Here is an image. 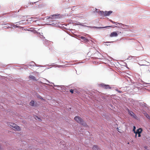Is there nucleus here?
Returning <instances> with one entry per match:
<instances>
[{
  "label": "nucleus",
  "mask_w": 150,
  "mask_h": 150,
  "mask_svg": "<svg viewBox=\"0 0 150 150\" xmlns=\"http://www.w3.org/2000/svg\"><path fill=\"white\" fill-rule=\"evenodd\" d=\"M100 10H95L94 11V13H97L99 15L102 16H109L112 12V11H100Z\"/></svg>",
  "instance_id": "obj_1"
},
{
  "label": "nucleus",
  "mask_w": 150,
  "mask_h": 150,
  "mask_svg": "<svg viewBox=\"0 0 150 150\" xmlns=\"http://www.w3.org/2000/svg\"><path fill=\"white\" fill-rule=\"evenodd\" d=\"M74 119L75 120H76L78 123L81 124L84 126H86V123L80 117L78 116H76L74 117Z\"/></svg>",
  "instance_id": "obj_2"
},
{
  "label": "nucleus",
  "mask_w": 150,
  "mask_h": 150,
  "mask_svg": "<svg viewBox=\"0 0 150 150\" xmlns=\"http://www.w3.org/2000/svg\"><path fill=\"white\" fill-rule=\"evenodd\" d=\"M59 14H54L53 15H52L51 16H50L47 18V19L48 20H49L51 21H52V20H53L55 19H57L59 18ZM53 21V20H52Z\"/></svg>",
  "instance_id": "obj_3"
},
{
  "label": "nucleus",
  "mask_w": 150,
  "mask_h": 150,
  "mask_svg": "<svg viewBox=\"0 0 150 150\" xmlns=\"http://www.w3.org/2000/svg\"><path fill=\"white\" fill-rule=\"evenodd\" d=\"M9 125L10 126L12 127L13 128H14L17 131H19L21 130L20 127L16 124L13 123H10L9 124Z\"/></svg>",
  "instance_id": "obj_4"
},
{
  "label": "nucleus",
  "mask_w": 150,
  "mask_h": 150,
  "mask_svg": "<svg viewBox=\"0 0 150 150\" xmlns=\"http://www.w3.org/2000/svg\"><path fill=\"white\" fill-rule=\"evenodd\" d=\"M142 129L141 128H139L137 129L136 131H134V133L135 134V137H137V134H138V137H141L140 134L142 131Z\"/></svg>",
  "instance_id": "obj_5"
},
{
  "label": "nucleus",
  "mask_w": 150,
  "mask_h": 150,
  "mask_svg": "<svg viewBox=\"0 0 150 150\" xmlns=\"http://www.w3.org/2000/svg\"><path fill=\"white\" fill-rule=\"evenodd\" d=\"M127 111L128 112L129 114L134 119H136L137 116L132 112L130 111L129 110L127 109Z\"/></svg>",
  "instance_id": "obj_6"
},
{
  "label": "nucleus",
  "mask_w": 150,
  "mask_h": 150,
  "mask_svg": "<svg viewBox=\"0 0 150 150\" xmlns=\"http://www.w3.org/2000/svg\"><path fill=\"white\" fill-rule=\"evenodd\" d=\"M101 86L104 88L105 89H110L111 88L108 85H105L104 84L102 83L101 84Z\"/></svg>",
  "instance_id": "obj_7"
},
{
  "label": "nucleus",
  "mask_w": 150,
  "mask_h": 150,
  "mask_svg": "<svg viewBox=\"0 0 150 150\" xmlns=\"http://www.w3.org/2000/svg\"><path fill=\"white\" fill-rule=\"evenodd\" d=\"M111 26H105V27H96V26H93V27H92L91 26H87V27H89V28H96L97 29H101V28H107L108 27H110Z\"/></svg>",
  "instance_id": "obj_8"
},
{
  "label": "nucleus",
  "mask_w": 150,
  "mask_h": 150,
  "mask_svg": "<svg viewBox=\"0 0 150 150\" xmlns=\"http://www.w3.org/2000/svg\"><path fill=\"white\" fill-rule=\"evenodd\" d=\"M118 34L116 32H113L110 35V37H116L117 36Z\"/></svg>",
  "instance_id": "obj_9"
},
{
  "label": "nucleus",
  "mask_w": 150,
  "mask_h": 150,
  "mask_svg": "<svg viewBox=\"0 0 150 150\" xmlns=\"http://www.w3.org/2000/svg\"><path fill=\"white\" fill-rule=\"evenodd\" d=\"M35 63L33 62H31L29 64H28V66H35Z\"/></svg>",
  "instance_id": "obj_10"
},
{
  "label": "nucleus",
  "mask_w": 150,
  "mask_h": 150,
  "mask_svg": "<svg viewBox=\"0 0 150 150\" xmlns=\"http://www.w3.org/2000/svg\"><path fill=\"white\" fill-rule=\"evenodd\" d=\"M33 18H29L28 19L26 20V21L28 22V23H33V22L35 21L33 20Z\"/></svg>",
  "instance_id": "obj_11"
},
{
  "label": "nucleus",
  "mask_w": 150,
  "mask_h": 150,
  "mask_svg": "<svg viewBox=\"0 0 150 150\" xmlns=\"http://www.w3.org/2000/svg\"><path fill=\"white\" fill-rule=\"evenodd\" d=\"M29 78L30 79H32L34 81H36V79L35 77L32 75H30L29 76Z\"/></svg>",
  "instance_id": "obj_12"
},
{
  "label": "nucleus",
  "mask_w": 150,
  "mask_h": 150,
  "mask_svg": "<svg viewBox=\"0 0 150 150\" xmlns=\"http://www.w3.org/2000/svg\"><path fill=\"white\" fill-rule=\"evenodd\" d=\"M144 115L148 119L150 120V116L147 113H146V112L144 113Z\"/></svg>",
  "instance_id": "obj_13"
},
{
  "label": "nucleus",
  "mask_w": 150,
  "mask_h": 150,
  "mask_svg": "<svg viewBox=\"0 0 150 150\" xmlns=\"http://www.w3.org/2000/svg\"><path fill=\"white\" fill-rule=\"evenodd\" d=\"M93 150H98V146L96 145H94L93 148Z\"/></svg>",
  "instance_id": "obj_14"
},
{
  "label": "nucleus",
  "mask_w": 150,
  "mask_h": 150,
  "mask_svg": "<svg viewBox=\"0 0 150 150\" xmlns=\"http://www.w3.org/2000/svg\"><path fill=\"white\" fill-rule=\"evenodd\" d=\"M12 28H20V27H20V26H17V25H12Z\"/></svg>",
  "instance_id": "obj_15"
},
{
  "label": "nucleus",
  "mask_w": 150,
  "mask_h": 150,
  "mask_svg": "<svg viewBox=\"0 0 150 150\" xmlns=\"http://www.w3.org/2000/svg\"><path fill=\"white\" fill-rule=\"evenodd\" d=\"M34 101L33 100H32L31 101L30 103V105L31 106H34Z\"/></svg>",
  "instance_id": "obj_16"
},
{
  "label": "nucleus",
  "mask_w": 150,
  "mask_h": 150,
  "mask_svg": "<svg viewBox=\"0 0 150 150\" xmlns=\"http://www.w3.org/2000/svg\"><path fill=\"white\" fill-rule=\"evenodd\" d=\"M34 118L36 119V120H38L40 121H41V120L40 118H39L36 115H35L34 116Z\"/></svg>",
  "instance_id": "obj_17"
},
{
  "label": "nucleus",
  "mask_w": 150,
  "mask_h": 150,
  "mask_svg": "<svg viewBox=\"0 0 150 150\" xmlns=\"http://www.w3.org/2000/svg\"><path fill=\"white\" fill-rule=\"evenodd\" d=\"M150 83H145V82H144V83H143V85H144V86H145V87H148V86H149V85H147V84H149Z\"/></svg>",
  "instance_id": "obj_18"
},
{
  "label": "nucleus",
  "mask_w": 150,
  "mask_h": 150,
  "mask_svg": "<svg viewBox=\"0 0 150 150\" xmlns=\"http://www.w3.org/2000/svg\"><path fill=\"white\" fill-rule=\"evenodd\" d=\"M80 38L82 40H83V41H84L85 40V39H86V38H85V37H83V36H81V37H80Z\"/></svg>",
  "instance_id": "obj_19"
},
{
  "label": "nucleus",
  "mask_w": 150,
  "mask_h": 150,
  "mask_svg": "<svg viewBox=\"0 0 150 150\" xmlns=\"http://www.w3.org/2000/svg\"><path fill=\"white\" fill-rule=\"evenodd\" d=\"M84 41L85 42H88L89 41V40L86 38L85 40H84Z\"/></svg>",
  "instance_id": "obj_20"
},
{
  "label": "nucleus",
  "mask_w": 150,
  "mask_h": 150,
  "mask_svg": "<svg viewBox=\"0 0 150 150\" xmlns=\"http://www.w3.org/2000/svg\"><path fill=\"white\" fill-rule=\"evenodd\" d=\"M29 67V66H28V65L27 66H26V65H25L24 67H23V68L25 69H27Z\"/></svg>",
  "instance_id": "obj_21"
},
{
  "label": "nucleus",
  "mask_w": 150,
  "mask_h": 150,
  "mask_svg": "<svg viewBox=\"0 0 150 150\" xmlns=\"http://www.w3.org/2000/svg\"><path fill=\"white\" fill-rule=\"evenodd\" d=\"M110 21L112 23H119V24H120V23H118L117 22H115L112 21L111 20H110Z\"/></svg>",
  "instance_id": "obj_22"
},
{
  "label": "nucleus",
  "mask_w": 150,
  "mask_h": 150,
  "mask_svg": "<svg viewBox=\"0 0 150 150\" xmlns=\"http://www.w3.org/2000/svg\"><path fill=\"white\" fill-rule=\"evenodd\" d=\"M133 57L132 56H130L127 59H128L130 60Z\"/></svg>",
  "instance_id": "obj_23"
},
{
  "label": "nucleus",
  "mask_w": 150,
  "mask_h": 150,
  "mask_svg": "<svg viewBox=\"0 0 150 150\" xmlns=\"http://www.w3.org/2000/svg\"><path fill=\"white\" fill-rule=\"evenodd\" d=\"M147 64H146V65H146V66H149L150 65V64L149 63V62H147Z\"/></svg>",
  "instance_id": "obj_24"
},
{
  "label": "nucleus",
  "mask_w": 150,
  "mask_h": 150,
  "mask_svg": "<svg viewBox=\"0 0 150 150\" xmlns=\"http://www.w3.org/2000/svg\"><path fill=\"white\" fill-rule=\"evenodd\" d=\"M70 92L72 93H73L74 92V91L73 89H71L70 90Z\"/></svg>",
  "instance_id": "obj_25"
},
{
  "label": "nucleus",
  "mask_w": 150,
  "mask_h": 150,
  "mask_svg": "<svg viewBox=\"0 0 150 150\" xmlns=\"http://www.w3.org/2000/svg\"><path fill=\"white\" fill-rule=\"evenodd\" d=\"M38 98H40L41 99H43V98H42V97H41L40 96H38Z\"/></svg>",
  "instance_id": "obj_26"
},
{
  "label": "nucleus",
  "mask_w": 150,
  "mask_h": 150,
  "mask_svg": "<svg viewBox=\"0 0 150 150\" xmlns=\"http://www.w3.org/2000/svg\"><path fill=\"white\" fill-rule=\"evenodd\" d=\"M116 91H117L118 93H122V92L121 91H119V90H117V89H116Z\"/></svg>",
  "instance_id": "obj_27"
},
{
  "label": "nucleus",
  "mask_w": 150,
  "mask_h": 150,
  "mask_svg": "<svg viewBox=\"0 0 150 150\" xmlns=\"http://www.w3.org/2000/svg\"><path fill=\"white\" fill-rule=\"evenodd\" d=\"M35 66H37V67H42V66L40 65H37L35 64Z\"/></svg>",
  "instance_id": "obj_28"
},
{
  "label": "nucleus",
  "mask_w": 150,
  "mask_h": 150,
  "mask_svg": "<svg viewBox=\"0 0 150 150\" xmlns=\"http://www.w3.org/2000/svg\"><path fill=\"white\" fill-rule=\"evenodd\" d=\"M112 42H105V43H112Z\"/></svg>",
  "instance_id": "obj_29"
},
{
  "label": "nucleus",
  "mask_w": 150,
  "mask_h": 150,
  "mask_svg": "<svg viewBox=\"0 0 150 150\" xmlns=\"http://www.w3.org/2000/svg\"><path fill=\"white\" fill-rule=\"evenodd\" d=\"M24 21V20H22V21H20L19 22V23H22V22L23 21Z\"/></svg>",
  "instance_id": "obj_30"
},
{
  "label": "nucleus",
  "mask_w": 150,
  "mask_h": 150,
  "mask_svg": "<svg viewBox=\"0 0 150 150\" xmlns=\"http://www.w3.org/2000/svg\"><path fill=\"white\" fill-rule=\"evenodd\" d=\"M135 126H134V129H133V130L134 131H135Z\"/></svg>",
  "instance_id": "obj_31"
},
{
  "label": "nucleus",
  "mask_w": 150,
  "mask_h": 150,
  "mask_svg": "<svg viewBox=\"0 0 150 150\" xmlns=\"http://www.w3.org/2000/svg\"><path fill=\"white\" fill-rule=\"evenodd\" d=\"M52 83V84H53L54 85V86H58L54 85V83Z\"/></svg>",
  "instance_id": "obj_32"
},
{
  "label": "nucleus",
  "mask_w": 150,
  "mask_h": 150,
  "mask_svg": "<svg viewBox=\"0 0 150 150\" xmlns=\"http://www.w3.org/2000/svg\"><path fill=\"white\" fill-rule=\"evenodd\" d=\"M149 71L150 72V64L149 67Z\"/></svg>",
  "instance_id": "obj_33"
},
{
  "label": "nucleus",
  "mask_w": 150,
  "mask_h": 150,
  "mask_svg": "<svg viewBox=\"0 0 150 150\" xmlns=\"http://www.w3.org/2000/svg\"><path fill=\"white\" fill-rule=\"evenodd\" d=\"M62 66L61 65H58L57 66V67H61Z\"/></svg>",
  "instance_id": "obj_34"
},
{
  "label": "nucleus",
  "mask_w": 150,
  "mask_h": 150,
  "mask_svg": "<svg viewBox=\"0 0 150 150\" xmlns=\"http://www.w3.org/2000/svg\"><path fill=\"white\" fill-rule=\"evenodd\" d=\"M79 25H81V26H84V25H82V24H79Z\"/></svg>",
  "instance_id": "obj_35"
},
{
  "label": "nucleus",
  "mask_w": 150,
  "mask_h": 150,
  "mask_svg": "<svg viewBox=\"0 0 150 150\" xmlns=\"http://www.w3.org/2000/svg\"><path fill=\"white\" fill-rule=\"evenodd\" d=\"M116 24V25H117V24H119V23H115ZM121 24V23H120V24Z\"/></svg>",
  "instance_id": "obj_36"
},
{
  "label": "nucleus",
  "mask_w": 150,
  "mask_h": 150,
  "mask_svg": "<svg viewBox=\"0 0 150 150\" xmlns=\"http://www.w3.org/2000/svg\"><path fill=\"white\" fill-rule=\"evenodd\" d=\"M47 82H48V83H50V82L49 81H47Z\"/></svg>",
  "instance_id": "obj_37"
},
{
  "label": "nucleus",
  "mask_w": 150,
  "mask_h": 150,
  "mask_svg": "<svg viewBox=\"0 0 150 150\" xmlns=\"http://www.w3.org/2000/svg\"><path fill=\"white\" fill-rule=\"evenodd\" d=\"M23 24H25V25H26L27 24V23H23Z\"/></svg>",
  "instance_id": "obj_38"
},
{
  "label": "nucleus",
  "mask_w": 150,
  "mask_h": 150,
  "mask_svg": "<svg viewBox=\"0 0 150 150\" xmlns=\"http://www.w3.org/2000/svg\"><path fill=\"white\" fill-rule=\"evenodd\" d=\"M108 45V44H106V45Z\"/></svg>",
  "instance_id": "obj_39"
},
{
  "label": "nucleus",
  "mask_w": 150,
  "mask_h": 150,
  "mask_svg": "<svg viewBox=\"0 0 150 150\" xmlns=\"http://www.w3.org/2000/svg\"><path fill=\"white\" fill-rule=\"evenodd\" d=\"M108 45V44H106V45Z\"/></svg>",
  "instance_id": "obj_40"
},
{
  "label": "nucleus",
  "mask_w": 150,
  "mask_h": 150,
  "mask_svg": "<svg viewBox=\"0 0 150 150\" xmlns=\"http://www.w3.org/2000/svg\"><path fill=\"white\" fill-rule=\"evenodd\" d=\"M23 18V17H21L20 18Z\"/></svg>",
  "instance_id": "obj_41"
},
{
  "label": "nucleus",
  "mask_w": 150,
  "mask_h": 150,
  "mask_svg": "<svg viewBox=\"0 0 150 150\" xmlns=\"http://www.w3.org/2000/svg\"><path fill=\"white\" fill-rule=\"evenodd\" d=\"M145 148H146V147H145Z\"/></svg>",
  "instance_id": "obj_42"
},
{
  "label": "nucleus",
  "mask_w": 150,
  "mask_h": 150,
  "mask_svg": "<svg viewBox=\"0 0 150 150\" xmlns=\"http://www.w3.org/2000/svg\"><path fill=\"white\" fill-rule=\"evenodd\" d=\"M95 9L97 10V8H95Z\"/></svg>",
  "instance_id": "obj_43"
},
{
  "label": "nucleus",
  "mask_w": 150,
  "mask_h": 150,
  "mask_svg": "<svg viewBox=\"0 0 150 150\" xmlns=\"http://www.w3.org/2000/svg\"><path fill=\"white\" fill-rule=\"evenodd\" d=\"M25 16H23V17H25Z\"/></svg>",
  "instance_id": "obj_44"
}]
</instances>
